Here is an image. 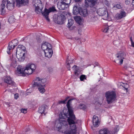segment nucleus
<instances>
[{
  "instance_id": "obj_39",
  "label": "nucleus",
  "mask_w": 134,
  "mask_h": 134,
  "mask_svg": "<svg viewBox=\"0 0 134 134\" xmlns=\"http://www.w3.org/2000/svg\"><path fill=\"white\" fill-rule=\"evenodd\" d=\"M11 65L12 66L14 67H15L16 65V62L15 61H14L13 62H12L11 64Z\"/></svg>"
},
{
  "instance_id": "obj_12",
  "label": "nucleus",
  "mask_w": 134,
  "mask_h": 134,
  "mask_svg": "<svg viewBox=\"0 0 134 134\" xmlns=\"http://www.w3.org/2000/svg\"><path fill=\"white\" fill-rule=\"evenodd\" d=\"M98 0H85V4L87 6L93 7L97 4Z\"/></svg>"
},
{
  "instance_id": "obj_24",
  "label": "nucleus",
  "mask_w": 134,
  "mask_h": 134,
  "mask_svg": "<svg viewBox=\"0 0 134 134\" xmlns=\"http://www.w3.org/2000/svg\"><path fill=\"white\" fill-rule=\"evenodd\" d=\"M81 8L79 7L75 6L73 8V13L74 15H76L79 13L81 11Z\"/></svg>"
},
{
  "instance_id": "obj_8",
  "label": "nucleus",
  "mask_w": 134,
  "mask_h": 134,
  "mask_svg": "<svg viewBox=\"0 0 134 134\" xmlns=\"http://www.w3.org/2000/svg\"><path fill=\"white\" fill-rule=\"evenodd\" d=\"M55 9L54 7H52L49 8L48 9H47L46 8H45L44 11L43 12H41L42 15L48 21H49V19L48 17V15L49 13L51 12H54L55 11Z\"/></svg>"
},
{
  "instance_id": "obj_3",
  "label": "nucleus",
  "mask_w": 134,
  "mask_h": 134,
  "mask_svg": "<svg viewBox=\"0 0 134 134\" xmlns=\"http://www.w3.org/2000/svg\"><path fill=\"white\" fill-rule=\"evenodd\" d=\"M67 120L71 130H67L63 131L64 134H76L77 128L76 124L80 122V121L74 118L73 119L68 118Z\"/></svg>"
},
{
  "instance_id": "obj_25",
  "label": "nucleus",
  "mask_w": 134,
  "mask_h": 134,
  "mask_svg": "<svg viewBox=\"0 0 134 134\" xmlns=\"http://www.w3.org/2000/svg\"><path fill=\"white\" fill-rule=\"evenodd\" d=\"M80 14L84 17H86L88 15L87 9H85L83 10L81 9L80 12Z\"/></svg>"
},
{
  "instance_id": "obj_41",
  "label": "nucleus",
  "mask_w": 134,
  "mask_h": 134,
  "mask_svg": "<svg viewBox=\"0 0 134 134\" xmlns=\"http://www.w3.org/2000/svg\"><path fill=\"white\" fill-rule=\"evenodd\" d=\"M22 113L25 114L27 112V109H22L21 110Z\"/></svg>"
},
{
  "instance_id": "obj_48",
  "label": "nucleus",
  "mask_w": 134,
  "mask_h": 134,
  "mask_svg": "<svg viewBox=\"0 0 134 134\" xmlns=\"http://www.w3.org/2000/svg\"><path fill=\"white\" fill-rule=\"evenodd\" d=\"M82 0H75V1L76 2H81Z\"/></svg>"
},
{
  "instance_id": "obj_7",
  "label": "nucleus",
  "mask_w": 134,
  "mask_h": 134,
  "mask_svg": "<svg viewBox=\"0 0 134 134\" xmlns=\"http://www.w3.org/2000/svg\"><path fill=\"white\" fill-rule=\"evenodd\" d=\"M126 54L124 53H119L115 55L116 59L114 62L118 64L121 65L123 63V59L126 57Z\"/></svg>"
},
{
  "instance_id": "obj_22",
  "label": "nucleus",
  "mask_w": 134,
  "mask_h": 134,
  "mask_svg": "<svg viewBox=\"0 0 134 134\" xmlns=\"http://www.w3.org/2000/svg\"><path fill=\"white\" fill-rule=\"evenodd\" d=\"M45 56L48 58H50L53 54V51L52 48L49 49L48 50H46L44 52Z\"/></svg>"
},
{
  "instance_id": "obj_53",
  "label": "nucleus",
  "mask_w": 134,
  "mask_h": 134,
  "mask_svg": "<svg viewBox=\"0 0 134 134\" xmlns=\"http://www.w3.org/2000/svg\"><path fill=\"white\" fill-rule=\"evenodd\" d=\"M120 83V84L121 85H122V82H121Z\"/></svg>"
},
{
  "instance_id": "obj_23",
  "label": "nucleus",
  "mask_w": 134,
  "mask_h": 134,
  "mask_svg": "<svg viewBox=\"0 0 134 134\" xmlns=\"http://www.w3.org/2000/svg\"><path fill=\"white\" fill-rule=\"evenodd\" d=\"M107 11L105 8H100L97 11L98 14L100 16H103L106 14Z\"/></svg>"
},
{
  "instance_id": "obj_9",
  "label": "nucleus",
  "mask_w": 134,
  "mask_h": 134,
  "mask_svg": "<svg viewBox=\"0 0 134 134\" xmlns=\"http://www.w3.org/2000/svg\"><path fill=\"white\" fill-rule=\"evenodd\" d=\"M73 99H70L68 102L67 106L68 109V111L69 114H68L69 117L68 118H70L71 119H73V118H74L75 119H76L75 116L73 114V111L72 108L70 106V102Z\"/></svg>"
},
{
  "instance_id": "obj_38",
  "label": "nucleus",
  "mask_w": 134,
  "mask_h": 134,
  "mask_svg": "<svg viewBox=\"0 0 134 134\" xmlns=\"http://www.w3.org/2000/svg\"><path fill=\"white\" fill-rule=\"evenodd\" d=\"M66 100V99L65 100H61V101H59L58 102V103L59 104H64L65 103V102Z\"/></svg>"
},
{
  "instance_id": "obj_30",
  "label": "nucleus",
  "mask_w": 134,
  "mask_h": 134,
  "mask_svg": "<svg viewBox=\"0 0 134 134\" xmlns=\"http://www.w3.org/2000/svg\"><path fill=\"white\" fill-rule=\"evenodd\" d=\"M45 109V107L44 105H42L39 108L38 111L41 114H42L44 112Z\"/></svg>"
},
{
  "instance_id": "obj_26",
  "label": "nucleus",
  "mask_w": 134,
  "mask_h": 134,
  "mask_svg": "<svg viewBox=\"0 0 134 134\" xmlns=\"http://www.w3.org/2000/svg\"><path fill=\"white\" fill-rule=\"evenodd\" d=\"M5 4L3 3L1 5V14L2 15L4 14L5 13L6 11L5 8Z\"/></svg>"
},
{
  "instance_id": "obj_59",
  "label": "nucleus",
  "mask_w": 134,
  "mask_h": 134,
  "mask_svg": "<svg viewBox=\"0 0 134 134\" xmlns=\"http://www.w3.org/2000/svg\"><path fill=\"white\" fill-rule=\"evenodd\" d=\"M44 115H45V114L44 113Z\"/></svg>"
},
{
  "instance_id": "obj_6",
  "label": "nucleus",
  "mask_w": 134,
  "mask_h": 134,
  "mask_svg": "<svg viewBox=\"0 0 134 134\" xmlns=\"http://www.w3.org/2000/svg\"><path fill=\"white\" fill-rule=\"evenodd\" d=\"M119 130L118 126H116L113 132L107 128H104L101 129L99 131V134H116Z\"/></svg>"
},
{
  "instance_id": "obj_37",
  "label": "nucleus",
  "mask_w": 134,
  "mask_h": 134,
  "mask_svg": "<svg viewBox=\"0 0 134 134\" xmlns=\"http://www.w3.org/2000/svg\"><path fill=\"white\" fill-rule=\"evenodd\" d=\"M9 21L10 22H12L14 21V19H13V16H11L10 17L9 19Z\"/></svg>"
},
{
  "instance_id": "obj_34",
  "label": "nucleus",
  "mask_w": 134,
  "mask_h": 134,
  "mask_svg": "<svg viewBox=\"0 0 134 134\" xmlns=\"http://www.w3.org/2000/svg\"><path fill=\"white\" fill-rule=\"evenodd\" d=\"M64 2L67 5H69V4L70 3L71 0H61Z\"/></svg>"
},
{
  "instance_id": "obj_13",
  "label": "nucleus",
  "mask_w": 134,
  "mask_h": 134,
  "mask_svg": "<svg viewBox=\"0 0 134 134\" xmlns=\"http://www.w3.org/2000/svg\"><path fill=\"white\" fill-rule=\"evenodd\" d=\"M16 6L19 7L27 5L29 3V0H16Z\"/></svg>"
},
{
  "instance_id": "obj_17",
  "label": "nucleus",
  "mask_w": 134,
  "mask_h": 134,
  "mask_svg": "<svg viewBox=\"0 0 134 134\" xmlns=\"http://www.w3.org/2000/svg\"><path fill=\"white\" fill-rule=\"evenodd\" d=\"M16 57L18 60L20 62L23 61L24 59V52H20L19 53H16Z\"/></svg>"
},
{
  "instance_id": "obj_51",
  "label": "nucleus",
  "mask_w": 134,
  "mask_h": 134,
  "mask_svg": "<svg viewBox=\"0 0 134 134\" xmlns=\"http://www.w3.org/2000/svg\"><path fill=\"white\" fill-rule=\"evenodd\" d=\"M40 40H41V39H40L39 38L38 39V40H37V41L38 42H40Z\"/></svg>"
},
{
  "instance_id": "obj_4",
  "label": "nucleus",
  "mask_w": 134,
  "mask_h": 134,
  "mask_svg": "<svg viewBox=\"0 0 134 134\" xmlns=\"http://www.w3.org/2000/svg\"><path fill=\"white\" fill-rule=\"evenodd\" d=\"M105 97L107 103L111 104L116 99V92L114 91L107 92L105 93Z\"/></svg>"
},
{
  "instance_id": "obj_42",
  "label": "nucleus",
  "mask_w": 134,
  "mask_h": 134,
  "mask_svg": "<svg viewBox=\"0 0 134 134\" xmlns=\"http://www.w3.org/2000/svg\"><path fill=\"white\" fill-rule=\"evenodd\" d=\"M103 32H109V31L108 30V27L105 28L103 30Z\"/></svg>"
},
{
  "instance_id": "obj_31",
  "label": "nucleus",
  "mask_w": 134,
  "mask_h": 134,
  "mask_svg": "<svg viewBox=\"0 0 134 134\" xmlns=\"http://www.w3.org/2000/svg\"><path fill=\"white\" fill-rule=\"evenodd\" d=\"M74 23V20L71 19H70L68 20V22L67 24L68 27H70Z\"/></svg>"
},
{
  "instance_id": "obj_32",
  "label": "nucleus",
  "mask_w": 134,
  "mask_h": 134,
  "mask_svg": "<svg viewBox=\"0 0 134 134\" xmlns=\"http://www.w3.org/2000/svg\"><path fill=\"white\" fill-rule=\"evenodd\" d=\"M91 17V20L92 21H95L97 19V16L94 14L92 15Z\"/></svg>"
},
{
  "instance_id": "obj_36",
  "label": "nucleus",
  "mask_w": 134,
  "mask_h": 134,
  "mask_svg": "<svg viewBox=\"0 0 134 134\" xmlns=\"http://www.w3.org/2000/svg\"><path fill=\"white\" fill-rule=\"evenodd\" d=\"M80 79L81 81H83L84 79H86V76L83 75H81L80 77Z\"/></svg>"
},
{
  "instance_id": "obj_45",
  "label": "nucleus",
  "mask_w": 134,
  "mask_h": 134,
  "mask_svg": "<svg viewBox=\"0 0 134 134\" xmlns=\"http://www.w3.org/2000/svg\"><path fill=\"white\" fill-rule=\"evenodd\" d=\"M125 3L127 5H128L130 4V1L129 0H126L125 1Z\"/></svg>"
},
{
  "instance_id": "obj_28",
  "label": "nucleus",
  "mask_w": 134,
  "mask_h": 134,
  "mask_svg": "<svg viewBox=\"0 0 134 134\" xmlns=\"http://www.w3.org/2000/svg\"><path fill=\"white\" fill-rule=\"evenodd\" d=\"M2 3L5 4H10L11 3H15L14 1L13 0H3Z\"/></svg>"
},
{
  "instance_id": "obj_52",
  "label": "nucleus",
  "mask_w": 134,
  "mask_h": 134,
  "mask_svg": "<svg viewBox=\"0 0 134 134\" xmlns=\"http://www.w3.org/2000/svg\"><path fill=\"white\" fill-rule=\"evenodd\" d=\"M132 4L134 5V0H132Z\"/></svg>"
},
{
  "instance_id": "obj_2",
  "label": "nucleus",
  "mask_w": 134,
  "mask_h": 134,
  "mask_svg": "<svg viewBox=\"0 0 134 134\" xmlns=\"http://www.w3.org/2000/svg\"><path fill=\"white\" fill-rule=\"evenodd\" d=\"M34 81V83L33 84L32 87H36L41 93H43L46 91L44 88L45 85L43 84L46 82V79L38 77H36Z\"/></svg>"
},
{
  "instance_id": "obj_11",
  "label": "nucleus",
  "mask_w": 134,
  "mask_h": 134,
  "mask_svg": "<svg viewBox=\"0 0 134 134\" xmlns=\"http://www.w3.org/2000/svg\"><path fill=\"white\" fill-rule=\"evenodd\" d=\"M18 41L16 39H15L12 42H9V45L7 48L8 50L7 51L8 54H10V50L13 49L15 46L18 45Z\"/></svg>"
},
{
  "instance_id": "obj_14",
  "label": "nucleus",
  "mask_w": 134,
  "mask_h": 134,
  "mask_svg": "<svg viewBox=\"0 0 134 134\" xmlns=\"http://www.w3.org/2000/svg\"><path fill=\"white\" fill-rule=\"evenodd\" d=\"M25 70L26 68L24 69L22 66H18L15 72L16 74L17 75L19 74L23 75L25 73H26Z\"/></svg>"
},
{
  "instance_id": "obj_40",
  "label": "nucleus",
  "mask_w": 134,
  "mask_h": 134,
  "mask_svg": "<svg viewBox=\"0 0 134 134\" xmlns=\"http://www.w3.org/2000/svg\"><path fill=\"white\" fill-rule=\"evenodd\" d=\"M108 30L109 32L110 31H112L113 29L111 26H110L108 27Z\"/></svg>"
},
{
  "instance_id": "obj_55",
  "label": "nucleus",
  "mask_w": 134,
  "mask_h": 134,
  "mask_svg": "<svg viewBox=\"0 0 134 134\" xmlns=\"http://www.w3.org/2000/svg\"><path fill=\"white\" fill-rule=\"evenodd\" d=\"M1 119V118L0 116V120Z\"/></svg>"
},
{
  "instance_id": "obj_46",
  "label": "nucleus",
  "mask_w": 134,
  "mask_h": 134,
  "mask_svg": "<svg viewBox=\"0 0 134 134\" xmlns=\"http://www.w3.org/2000/svg\"><path fill=\"white\" fill-rule=\"evenodd\" d=\"M18 97V94H14V98L15 99H17Z\"/></svg>"
},
{
  "instance_id": "obj_58",
  "label": "nucleus",
  "mask_w": 134,
  "mask_h": 134,
  "mask_svg": "<svg viewBox=\"0 0 134 134\" xmlns=\"http://www.w3.org/2000/svg\"><path fill=\"white\" fill-rule=\"evenodd\" d=\"M115 42H114V43H115Z\"/></svg>"
},
{
  "instance_id": "obj_43",
  "label": "nucleus",
  "mask_w": 134,
  "mask_h": 134,
  "mask_svg": "<svg viewBox=\"0 0 134 134\" xmlns=\"http://www.w3.org/2000/svg\"><path fill=\"white\" fill-rule=\"evenodd\" d=\"M130 40L131 41V46L134 47V42H133L132 40V38L131 37L130 38Z\"/></svg>"
},
{
  "instance_id": "obj_57",
  "label": "nucleus",
  "mask_w": 134,
  "mask_h": 134,
  "mask_svg": "<svg viewBox=\"0 0 134 134\" xmlns=\"http://www.w3.org/2000/svg\"><path fill=\"white\" fill-rule=\"evenodd\" d=\"M63 17L65 18V17L64 16H63Z\"/></svg>"
},
{
  "instance_id": "obj_21",
  "label": "nucleus",
  "mask_w": 134,
  "mask_h": 134,
  "mask_svg": "<svg viewBox=\"0 0 134 134\" xmlns=\"http://www.w3.org/2000/svg\"><path fill=\"white\" fill-rule=\"evenodd\" d=\"M99 122L98 118L96 115H94L93 118V123L94 126L97 127L99 124Z\"/></svg>"
},
{
  "instance_id": "obj_49",
  "label": "nucleus",
  "mask_w": 134,
  "mask_h": 134,
  "mask_svg": "<svg viewBox=\"0 0 134 134\" xmlns=\"http://www.w3.org/2000/svg\"><path fill=\"white\" fill-rule=\"evenodd\" d=\"M122 86L123 87L125 88L126 90H127V88L125 87H124L123 85H122Z\"/></svg>"
},
{
  "instance_id": "obj_5",
  "label": "nucleus",
  "mask_w": 134,
  "mask_h": 134,
  "mask_svg": "<svg viewBox=\"0 0 134 134\" xmlns=\"http://www.w3.org/2000/svg\"><path fill=\"white\" fill-rule=\"evenodd\" d=\"M32 4L35 7V12L39 14L41 13L43 7V5L40 0H33Z\"/></svg>"
},
{
  "instance_id": "obj_18",
  "label": "nucleus",
  "mask_w": 134,
  "mask_h": 134,
  "mask_svg": "<svg viewBox=\"0 0 134 134\" xmlns=\"http://www.w3.org/2000/svg\"><path fill=\"white\" fill-rule=\"evenodd\" d=\"M126 14L123 10L121 11L120 13H117L115 15V18L117 19H120L126 16Z\"/></svg>"
},
{
  "instance_id": "obj_10",
  "label": "nucleus",
  "mask_w": 134,
  "mask_h": 134,
  "mask_svg": "<svg viewBox=\"0 0 134 134\" xmlns=\"http://www.w3.org/2000/svg\"><path fill=\"white\" fill-rule=\"evenodd\" d=\"M36 69V66L35 64H28L26 67V73L28 75L31 74Z\"/></svg>"
},
{
  "instance_id": "obj_15",
  "label": "nucleus",
  "mask_w": 134,
  "mask_h": 134,
  "mask_svg": "<svg viewBox=\"0 0 134 134\" xmlns=\"http://www.w3.org/2000/svg\"><path fill=\"white\" fill-rule=\"evenodd\" d=\"M64 2L61 0L60 2H58L57 4V7L60 10H64L65 8L69 7V5H67L64 3Z\"/></svg>"
},
{
  "instance_id": "obj_29",
  "label": "nucleus",
  "mask_w": 134,
  "mask_h": 134,
  "mask_svg": "<svg viewBox=\"0 0 134 134\" xmlns=\"http://www.w3.org/2000/svg\"><path fill=\"white\" fill-rule=\"evenodd\" d=\"M15 3H11L10 4H6L7 9L9 10H11L14 9Z\"/></svg>"
},
{
  "instance_id": "obj_1",
  "label": "nucleus",
  "mask_w": 134,
  "mask_h": 134,
  "mask_svg": "<svg viewBox=\"0 0 134 134\" xmlns=\"http://www.w3.org/2000/svg\"><path fill=\"white\" fill-rule=\"evenodd\" d=\"M69 116L68 113H61L59 115L60 119L59 122L57 124L56 127L58 131L63 132L64 129L66 128L68 126V122L65 121V119L68 118Z\"/></svg>"
},
{
  "instance_id": "obj_44",
  "label": "nucleus",
  "mask_w": 134,
  "mask_h": 134,
  "mask_svg": "<svg viewBox=\"0 0 134 134\" xmlns=\"http://www.w3.org/2000/svg\"><path fill=\"white\" fill-rule=\"evenodd\" d=\"M118 9H120L121 8V5L119 4H117L115 7Z\"/></svg>"
},
{
  "instance_id": "obj_54",
  "label": "nucleus",
  "mask_w": 134,
  "mask_h": 134,
  "mask_svg": "<svg viewBox=\"0 0 134 134\" xmlns=\"http://www.w3.org/2000/svg\"><path fill=\"white\" fill-rule=\"evenodd\" d=\"M74 67H75H75H76V66H75V65H74Z\"/></svg>"
},
{
  "instance_id": "obj_19",
  "label": "nucleus",
  "mask_w": 134,
  "mask_h": 134,
  "mask_svg": "<svg viewBox=\"0 0 134 134\" xmlns=\"http://www.w3.org/2000/svg\"><path fill=\"white\" fill-rule=\"evenodd\" d=\"M5 82L9 85H15V83L13 81L10 76L6 77L4 79Z\"/></svg>"
},
{
  "instance_id": "obj_35",
  "label": "nucleus",
  "mask_w": 134,
  "mask_h": 134,
  "mask_svg": "<svg viewBox=\"0 0 134 134\" xmlns=\"http://www.w3.org/2000/svg\"><path fill=\"white\" fill-rule=\"evenodd\" d=\"M79 107L81 109H84L86 108V106L84 104H81L79 105Z\"/></svg>"
},
{
  "instance_id": "obj_56",
  "label": "nucleus",
  "mask_w": 134,
  "mask_h": 134,
  "mask_svg": "<svg viewBox=\"0 0 134 134\" xmlns=\"http://www.w3.org/2000/svg\"><path fill=\"white\" fill-rule=\"evenodd\" d=\"M58 23L59 24H60V23Z\"/></svg>"
},
{
  "instance_id": "obj_33",
  "label": "nucleus",
  "mask_w": 134,
  "mask_h": 134,
  "mask_svg": "<svg viewBox=\"0 0 134 134\" xmlns=\"http://www.w3.org/2000/svg\"><path fill=\"white\" fill-rule=\"evenodd\" d=\"M74 74L76 76H78L81 74L80 71L79 70H77L76 69L74 71Z\"/></svg>"
},
{
  "instance_id": "obj_16",
  "label": "nucleus",
  "mask_w": 134,
  "mask_h": 134,
  "mask_svg": "<svg viewBox=\"0 0 134 134\" xmlns=\"http://www.w3.org/2000/svg\"><path fill=\"white\" fill-rule=\"evenodd\" d=\"M41 48L44 52L46 50H48L49 49L52 48V47L50 43L45 42L42 44Z\"/></svg>"
},
{
  "instance_id": "obj_50",
  "label": "nucleus",
  "mask_w": 134,
  "mask_h": 134,
  "mask_svg": "<svg viewBox=\"0 0 134 134\" xmlns=\"http://www.w3.org/2000/svg\"><path fill=\"white\" fill-rule=\"evenodd\" d=\"M128 85V84H125L124 85V86H125V87H127V86Z\"/></svg>"
},
{
  "instance_id": "obj_20",
  "label": "nucleus",
  "mask_w": 134,
  "mask_h": 134,
  "mask_svg": "<svg viewBox=\"0 0 134 134\" xmlns=\"http://www.w3.org/2000/svg\"><path fill=\"white\" fill-rule=\"evenodd\" d=\"M26 48L23 45H19L16 48V53H19L20 52L25 53Z\"/></svg>"
},
{
  "instance_id": "obj_47",
  "label": "nucleus",
  "mask_w": 134,
  "mask_h": 134,
  "mask_svg": "<svg viewBox=\"0 0 134 134\" xmlns=\"http://www.w3.org/2000/svg\"><path fill=\"white\" fill-rule=\"evenodd\" d=\"M66 63L67 64V65H66V67L68 69V70H70V66H69V63Z\"/></svg>"
},
{
  "instance_id": "obj_27",
  "label": "nucleus",
  "mask_w": 134,
  "mask_h": 134,
  "mask_svg": "<svg viewBox=\"0 0 134 134\" xmlns=\"http://www.w3.org/2000/svg\"><path fill=\"white\" fill-rule=\"evenodd\" d=\"M75 20L78 24H80L82 21V20L80 16H75L74 17Z\"/></svg>"
}]
</instances>
